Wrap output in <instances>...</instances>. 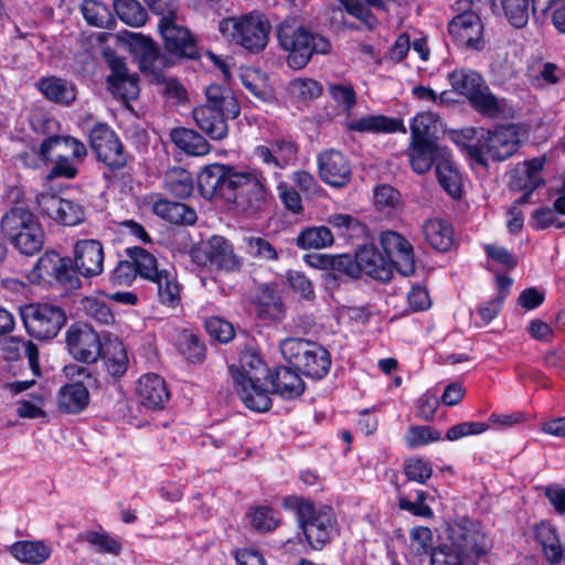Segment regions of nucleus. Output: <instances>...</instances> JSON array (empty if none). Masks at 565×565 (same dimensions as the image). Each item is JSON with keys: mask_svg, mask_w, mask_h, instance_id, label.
<instances>
[{"mask_svg": "<svg viewBox=\"0 0 565 565\" xmlns=\"http://www.w3.org/2000/svg\"><path fill=\"white\" fill-rule=\"evenodd\" d=\"M277 38L280 47L289 52L287 63L294 70L303 68L313 54H328L331 51V43L326 36L306 29L295 20L281 22Z\"/></svg>", "mask_w": 565, "mask_h": 565, "instance_id": "f257e3e1", "label": "nucleus"}, {"mask_svg": "<svg viewBox=\"0 0 565 565\" xmlns=\"http://www.w3.org/2000/svg\"><path fill=\"white\" fill-rule=\"evenodd\" d=\"M129 46L139 62L140 71L150 76L157 83H164V95L179 100L185 97V89L182 84L174 78H166L164 70L170 67L173 62L167 54L161 53L158 45L150 38L140 33L129 34Z\"/></svg>", "mask_w": 565, "mask_h": 565, "instance_id": "f03ea898", "label": "nucleus"}, {"mask_svg": "<svg viewBox=\"0 0 565 565\" xmlns=\"http://www.w3.org/2000/svg\"><path fill=\"white\" fill-rule=\"evenodd\" d=\"M126 255L132 260L136 271L141 278L157 285L161 303L175 307L180 302L181 286L172 267L160 266L156 256L143 247H128Z\"/></svg>", "mask_w": 565, "mask_h": 565, "instance_id": "7ed1b4c3", "label": "nucleus"}, {"mask_svg": "<svg viewBox=\"0 0 565 565\" xmlns=\"http://www.w3.org/2000/svg\"><path fill=\"white\" fill-rule=\"evenodd\" d=\"M270 30L269 21L259 12L222 19L218 23V31L225 40L250 53H259L265 50Z\"/></svg>", "mask_w": 565, "mask_h": 565, "instance_id": "20e7f679", "label": "nucleus"}, {"mask_svg": "<svg viewBox=\"0 0 565 565\" xmlns=\"http://www.w3.org/2000/svg\"><path fill=\"white\" fill-rule=\"evenodd\" d=\"M284 359L305 376L321 380L331 367L329 351L316 341L287 338L280 343Z\"/></svg>", "mask_w": 565, "mask_h": 565, "instance_id": "39448f33", "label": "nucleus"}, {"mask_svg": "<svg viewBox=\"0 0 565 565\" xmlns=\"http://www.w3.org/2000/svg\"><path fill=\"white\" fill-rule=\"evenodd\" d=\"M281 174L269 172L262 168H249L234 173L232 181L235 203L245 211L258 212L263 210L270 196V183L278 182Z\"/></svg>", "mask_w": 565, "mask_h": 565, "instance_id": "423d86ee", "label": "nucleus"}, {"mask_svg": "<svg viewBox=\"0 0 565 565\" xmlns=\"http://www.w3.org/2000/svg\"><path fill=\"white\" fill-rule=\"evenodd\" d=\"M452 89L465 96L479 114L497 118L502 113L500 100L491 93L484 78L470 68L455 70L448 75Z\"/></svg>", "mask_w": 565, "mask_h": 565, "instance_id": "0eeeda50", "label": "nucleus"}, {"mask_svg": "<svg viewBox=\"0 0 565 565\" xmlns=\"http://www.w3.org/2000/svg\"><path fill=\"white\" fill-rule=\"evenodd\" d=\"M295 502L297 520L307 543L312 550H322L334 531L335 516L329 507H315L311 502L290 499Z\"/></svg>", "mask_w": 565, "mask_h": 565, "instance_id": "6e6552de", "label": "nucleus"}, {"mask_svg": "<svg viewBox=\"0 0 565 565\" xmlns=\"http://www.w3.org/2000/svg\"><path fill=\"white\" fill-rule=\"evenodd\" d=\"M518 148L519 138L514 128L499 127L482 135L477 145L469 147L468 152L471 159L486 167L487 157L493 161H503L515 153Z\"/></svg>", "mask_w": 565, "mask_h": 565, "instance_id": "1a4fd4ad", "label": "nucleus"}, {"mask_svg": "<svg viewBox=\"0 0 565 565\" xmlns=\"http://www.w3.org/2000/svg\"><path fill=\"white\" fill-rule=\"evenodd\" d=\"M28 333L36 339H53L66 321L62 308L50 303H29L20 308Z\"/></svg>", "mask_w": 565, "mask_h": 565, "instance_id": "9d476101", "label": "nucleus"}, {"mask_svg": "<svg viewBox=\"0 0 565 565\" xmlns=\"http://www.w3.org/2000/svg\"><path fill=\"white\" fill-rule=\"evenodd\" d=\"M158 29L169 54L168 57L193 61L201 57L196 38L188 28L178 22L175 15L161 17Z\"/></svg>", "mask_w": 565, "mask_h": 565, "instance_id": "9b49d317", "label": "nucleus"}, {"mask_svg": "<svg viewBox=\"0 0 565 565\" xmlns=\"http://www.w3.org/2000/svg\"><path fill=\"white\" fill-rule=\"evenodd\" d=\"M87 156L83 142L71 136H52L44 139L39 149H32L21 156L23 164L29 168L40 167L54 158H73L82 161Z\"/></svg>", "mask_w": 565, "mask_h": 565, "instance_id": "f8f14e48", "label": "nucleus"}, {"mask_svg": "<svg viewBox=\"0 0 565 565\" xmlns=\"http://www.w3.org/2000/svg\"><path fill=\"white\" fill-rule=\"evenodd\" d=\"M253 154L265 166L264 170L281 174V170L297 163L299 147L291 137L279 136L264 145H257Z\"/></svg>", "mask_w": 565, "mask_h": 565, "instance_id": "ddd939ff", "label": "nucleus"}, {"mask_svg": "<svg viewBox=\"0 0 565 565\" xmlns=\"http://www.w3.org/2000/svg\"><path fill=\"white\" fill-rule=\"evenodd\" d=\"M89 146L97 159L110 170L122 169L127 163L124 145L106 124L95 125L89 132Z\"/></svg>", "mask_w": 565, "mask_h": 565, "instance_id": "4468645a", "label": "nucleus"}, {"mask_svg": "<svg viewBox=\"0 0 565 565\" xmlns=\"http://www.w3.org/2000/svg\"><path fill=\"white\" fill-rule=\"evenodd\" d=\"M448 537L461 555L471 563L484 555L490 548L489 540L481 531L480 525L471 521L450 525Z\"/></svg>", "mask_w": 565, "mask_h": 565, "instance_id": "2eb2a0df", "label": "nucleus"}, {"mask_svg": "<svg viewBox=\"0 0 565 565\" xmlns=\"http://www.w3.org/2000/svg\"><path fill=\"white\" fill-rule=\"evenodd\" d=\"M192 258L199 264L207 263L218 270L237 271L243 259L234 253L233 245L223 236H212L199 250L192 252Z\"/></svg>", "mask_w": 565, "mask_h": 565, "instance_id": "dca6fc26", "label": "nucleus"}, {"mask_svg": "<svg viewBox=\"0 0 565 565\" xmlns=\"http://www.w3.org/2000/svg\"><path fill=\"white\" fill-rule=\"evenodd\" d=\"M235 172L234 167L220 163L203 168L198 175V186L202 196L209 200L220 198L226 202L235 199L231 184Z\"/></svg>", "mask_w": 565, "mask_h": 565, "instance_id": "f3484780", "label": "nucleus"}, {"mask_svg": "<svg viewBox=\"0 0 565 565\" xmlns=\"http://www.w3.org/2000/svg\"><path fill=\"white\" fill-rule=\"evenodd\" d=\"M32 274L41 280H56L67 289L81 287V279L71 265L70 258H63L55 252L42 255L32 269Z\"/></svg>", "mask_w": 565, "mask_h": 565, "instance_id": "a211bd4d", "label": "nucleus"}, {"mask_svg": "<svg viewBox=\"0 0 565 565\" xmlns=\"http://www.w3.org/2000/svg\"><path fill=\"white\" fill-rule=\"evenodd\" d=\"M448 32L458 46L477 51L483 49V24L473 10L457 14L449 22Z\"/></svg>", "mask_w": 565, "mask_h": 565, "instance_id": "6ab92c4d", "label": "nucleus"}, {"mask_svg": "<svg viewBox=\"0 0 565 565\" xmlns=\"http://www.w3.org/2000/svg\"><path fill=\"white\" fill-rule=\"evenodd\" d=\"M380 244L393 268L405 277L414 274V248L406 237L394 231H385L380 235Z\"/></svg>", "mask_w": 565, "mask_h": 565, "instance_id": "aec40b11", "label": "nucleus"}, {"mask_svg": "<svg viewBox=\"0 0 565 565\" xmlns=\"http://www.w3.org/2000/svg\"><path fill=\"white\" fill-rule=\"evenodd\" d=\"M70 354L77 361L94 363L102 354V342L98 333L89 326H72L66 333Z\"/></svg>", "mask_w": 565, "mask_h": 565, "instance_id": "412c9836", "label": "nucleus"}, {"mask_svg": "<svg viewBox=\"0 0 565 565\" xmlns=\"http://www.w3.org/2000/svg\"><path fill=\"white\" fill-rule=\"evenodd\" d=\"M104 257L99 241L79 239L74 245V270L86 278L98 276L104 270Z\"/></svg>", "mask_w": 565, "mask_h": 565, "instance_id": "4be33fe9", "label": "nucleus"}, {"mask_svg": "<svg viewBox=\"0 0 565 565\" xmlns=\"http://www.w3.org/2000/svg\"><path fill=\"white\" fill-rule=\"evenodd\" d=\"M110 74L107 76L109 89L124 100L135 99L139 95L138 76L127 68L125 61L114 54L107 55Z\"/></svg>", "mask_w": 565, "mask_h": 565, "instance_id": "5701e85b", "label": "nucleus"}, {"mask_svg": "<svg viewBox=\"0 0 565 565\" xmlns=\"http://www.w3.org/2000/svg\"><path fill=\"white\" fill-rule=\"evenodd\" d=\"M319 174L323 182L341 188L351 180V167L347 158L334 149L326 150L318 157Z\"/></svg>", "mask_w": 565, "mask_h": 565, "instance_id": "b1692460", "label": "nucleus"}, {"mask_svg": "<svg viewBox=\"0 0 565 565\" xmlns=\"http://www.w3.org/2000/svg\"><path fill=\"white\" fill-rule=\"evenodd\" d=\"M137 396L145 407L161 409L170 399V391L163 377L148 373L142 375L137 383Z\"/></svg>", "mask_w": 565, "mask_h": 565, "instance_id": "393cba45", "label": "nucleus"}, {"mask_svg": "<svg viewBox=\"0 0 565 565\" xmlns=\"http://www.w3.org/2000/svg\"><path fill=\"white\" fill-rule=\"evenodd\" d=\"M447 153L448 150L439 147L437 141L411 140L407 149L411 168L417 174L428 172L433 164H437Z\"/></svg>", "mask_w": 565, "mask_h": 565, "instance_id": "a878e982", "label": "nucleus"}, {"mask_svg": "<svg viewBox=\"0 0 565 565\" xmlns=\"http://www.w3.org/2000/svg\"><path fill=\"white\" fill-rule=\"evenodd\" d=\"M359 276L365 275L381 280L388 281L393 275L392 263L373 246L367 245L358 249Z\"/></svg>", "mask_w": 565, "mask_h": 565, "instance_id": "bb28decb", "label": "nucleus"}, {"mask_svg": "<svg viewBox=\"0 0 565 565\" xmlns=\"http://www.w3.org/2000/svg\"><path fill=\"white\" fill-rule=\"evenodd\" d=\"M300 372L294 366H279L268 377L273 385V393L278 394L285 399H294L302 395L306 384L301 379Z\"/></svg>", "mask_w": 565, "mask_h": 565, "instance_id": "cd10ccee", "label": "nucleus"}, {"mask_svg": "<svg viewBox=\"0 0 565 565\" xmlns=\"http://www.w3.org/2000/svg\"><path fill=\"white\" fill-rule=\"evenodd\" d=\"M193 119L198 127L213 140H223L228 135L227 117L222 113L211 109L204 105L198 106L192 111Z\"/></svg>", "mask_w": 565, "mask_h": 565, "instance_id": "c85d7f7f", "label": "nucleus"}, {"mask_svg": "<svg viewBox=\"0 0 565 565\" xmlns=\"http://www.w3.org/2000/svg\"><path fill=\"white\" fill-rule=\"evenodd\" d=\"M38 217L28 209L21 206L11 207L0 220V232L10 243L29 230V225Z\"/></svg>", "mask_w": 565, "mask_h": 565, "instance_id": "c756f323", "label": "nucleus"}, {"mask_svg": "<svg viewBox=\"0 0 565 565\" xmlns=\"http://www.w3.org/2000/svg\"><path fill=\"white\" fill-rule=\"evenodd\" d=\"M265 382L266 381H245L234 383L242 402L250 411L263 413L271 407V398L265 387Z\"/></svg>", "mask_w": 565, "mask_h": 565, "instance_id": "7c9ffc66", "label": "nucleus"}, {"mask_svg": "<svg viewBox=\"0 0 565 565\" xmlns=\"http://www.w3.org/2000/svg\"><path fill=\"white\" fill-rule=\"evenodd\" d=\"M348 128L356 132L392 134L406 132V127L401 119L391 118L384 115H369L354 119L348 124Z\"/></svg>", "mask_w": 565, "mask_h": 565, "instance_id": "2f4dec72", "label": "nucleus"}, {"mask_svg": "<svg viewBox=\"0 0 565 565\" xmlns=\"http://www.w3.org/2000/svg\"><path fill=\"white\" fill-rule=\"evenodd\" d=\"M234 383L267 381L268 369L262 358L254 352H246L241 356L239 366L230 367Z\"/></svg>", "mask_w": 565, "mask_h": 565, "instance_id": "473e14b6", "label": "nucleus"}, {"mask_svg": "<svg viewBox=\"0 0 565 565\" xmlns=\"http://www.w3.org/2000/svg\"><path fill=\"white\" fill-rule=\"evenodd\" d=\"M206 104L204 106L235 119L241 107L233 90L228 87L212 84L205 89Z\"/></svg>", "mask_w": 565, "mask_h": 565, "instance_id": "72a5a7b5", "label": "nucleus"}, {"mask_svg": "<svg viewBox=\"0 0 565 565\" xmlns=\"http://www.w3.org/2000/svg\"><path fill=\"white\" fill-rule=\"evenodd\" d=\"M1 351L7 360H18L22 356H25L33 375H41V369L39 364V350L33 342L29 340L25 341L15 337H10L9 339L4 340L1 347Z\"/></svg>", "mask_w": 565, "mask_h": 565, "instance_id": "f704fd0d", "label": "nucleus"}, {"mask_svg": "<svg viewBox=\"0 0 565 565\" xmlns=\"http://www.w3.org/2000/svg\"><path fill=\"white\" fill-rule=\"evenodd\" d=\"M152 211L157 216L178 225H192L196 221V213L192 207L167 199L156 201Z\"/></svg>", "mask_w": 565, "mask_h": 565, "instance_id": "c9c22d12", "label": "nucleus"}, {"mask_svg": "<svg viewBox=\"0 0 565 565\" xmlns=\"http://www.w3.org/2000/svg\"><path fill=\"white\" fill-rule=\"evenodd\" d=\"M89 394L87 386L81 381L62 386L57 395V404L61 412L76 414L88 404Z\"/></svg>", "mask_w": 565, "mask_h": 565, "instance_id": "e433bc0d", "label": "nucleus"}, {"mask_svg": "<svg viewBox=\"0 0 565 565\" xmlns=\"http://www.w3.org/2000/svg\"><path fill=\"white\" fill-rule=\"evenodd\" d=\"M544 163V158H534L518 166L513 172L511 186L514 189H537L543 184L541 171L543 170Z\"/></svg>", "mask_w": 565, "mask_h": 565, "instance_id": "4c0bfd02", "label": "nucleus"}, {"mask_svg": "<svg viewBox=\"0 0 565 565\" xmlns=\"http://www.w3.org/2000/svg\"><path fill=\"white\" fill-rule=\"evenodd\" d=\"M172 142L183 152L190 156H205L211 146L199 132L188 128H174L170 134Z\"/></svg>", "mask_w": 565, "mask_h": 565, "instance_id": "58836bf2", "label": "nucleus"}, {"mask_svg": "<svg viewBox=\"0 0 565 565\" xmlns=\"http://www.w3.org/2000/svg\"><path fill=\"white\" fill-rule=\"evenodd\" d=\"M423 233L427 243L438 252H447L454 245V230L447 221L429 220L423 225Z\"/></svg>", "mask_w": 565, "mask_h": 565, "instance_id": "ea45409f", "label": "nucleus"}, {"mask_svg": "<svg viewBox=\"0 0 565 565\" xmlns=\"http://www.w3.org/2000/svg\"><path fill=\"white\" fill-rule=\"evenodd\" d=\"M40 92L51 102L70 105L76 98L74 85L55 76L44 77L38 82Z\"/></svg>", "mask_w": 565, "mask_h": 565, "instance_id": "a19ab883", "label": "nucleus"}, {"mask_svg": "<svg viewBox=\"0 0 565 565\" xmlns=\"http://www.w3.org/2000/svg\"><path fill=\"white\" fill-rule=\"evenodd\" d=\"M437 179L441 188L454 199H459L462 193L461 175L455 167L451 154L448 153L436 166Z\"/></svg>", "mask_w": 565, "mask_h": 565, "instance_id": "79ce46f5", "label": "nucleus"}, {"mask_svg": "<svg viewBox=\"0 0 565 565\" xmlns=\"http://www.w3.org/2000/svg\"><path fill=\"white\" fill-rule=\"evenodd\" d=\"M338 2L350 15L360 20L370 30L377 24L371 8L385 10L383 0H338Z\"/></svg>", "mask_w": 565, "mask_h": 565, "instance_id": "37998d69", "label": "nucleus"}, {"mask_svg": "<svg viewBox=\"0 0 565 565\" xmlns=\"http://www.w3.org/2000/svg\"><path fill=\"white\" fill-rule=\"evenodd\" d=\"M164 189L180 199L190 196L194 189L192 174L181 167L169 169L164 175Z\"/></svg>", "mask_w": 565, "mask_h": 565, "instance_id": "c03bdc74", "label": "nucleus"}, {"mask_svg": "<svg viewBox=\"0 0 565 565\" xmlns=\"http://www.w3.org/2000/svg\"><path fill=\"white\" fill-rule=\"evenodd\" d=\"M128 355L124 344L119 341L110 342L103 356V364L107 374L114 379L121 377L128 369Z\"/></svg>", "mask_w": 565, "mask_h": 565, "instance_id": "a18cd8bd", "label": "nucleus"}, {"mask_svg": "<svg viewBox=\"0 0 565 565\" xmlns=\"http://www.w3.org/2000/svg\"><path fill=\"white\" fill-rule=\"evenodd\" d=\"M10 551L17 559L29 564H41L45 562L51 554V550L45 544L31 541L15 542Z\"/></svg>", "mask_w": 565, "mask_h": 565, "instance_id": "49530a36", "label": "nucleus"}, {"mask_svg": "<svg viewBox=\"0 0 565 565\" xmlns=\"http://www.w3.org/2000/svg\"><path fill=\"white\" fill-rule=\"evenodd\" d=\"M45 234L39 220H36L31 225H29V230L26 232L18 236V238L11 244L21 254L33 256L42 249Z\"/></svg>", "mask_w": 565, "mask_h": 565, "instance_id": "de8ad7c7", "label": "nucleus"}, {"mask_svg": "<svg viewBox=\"0 0 565 565\" xmlns=\"http://www.w3.org/2000/svg\"><path fill=\"white\" fill-rule=\"evenodd\" d=\"M536 539L542 546L546 558L551 563H558L564 556V550L555 529L550 523H541L536 527Z\"/></svg>", "mask_w": 565, "mask_h": 565, "instance_id": "09e8293b", "label": "nucleus"}, {"mask_svg": "<svg viewBox=\"0 0 565 565\" xmlns=\"http://www.w3.org/2000/svg\"><path fill=\"white\" fill-rule=\"evenodd\" d=\"M438 116L431 111L416 115L411 122V140L436 141Z\"/></svg>", "mask_w": 565, "mask_h": 565, "instance_id": "8fccbe9b", "label": "nucleus"}, {"mask_svg": "<svg viewBox=\"0 0 565 565\" xmlns=\"http://www.w3.org/2000/svg\"><path fill=\"white\" fill-rule=\"evenodd\" d=\"M79 309L99 324H110L115 321L109 303L103 297H84L79 302Z\"/></svg>", "mask_w": 565, "mask_h": 565, "instance_id": "3c124183", "label": "nucleus"}, {"mask_svg": "<svg viewBox=\"0 0 565 565\" xmlns=\"http://www.w3.org/2000/svg\"><path fill=\"white\" fill-rule=\"evenodd\" d=\"M259 316L279 321L285 317V305L280 295L269 286L262 287L259 295Z\"/></svg>", "mask_w": 565, "mask_h": 565, "instance_id": "603ef678", "label": "nucleus"}, {"mask_svg": "<svg viewBox=\"0 0 565 565\" xmlns=\"http://www.w3.org/2000/svg\"><path fill=\"white\" fill-rule=\"evenodd\" d=\"M114 10L118 18L130 26H141L148 19L146 9L137 0H115Z\"/></svg>", "mask_w": 565, "mask_h": 565, "instance_id": "864d4df0", "label": "nucleus"}, {"mask_svg": "<svg viewBox=\"0 0 565 565\" xmlns=\"http://www.w3.org/2000/svg\"><path fill=\"white\" fill-rule=\"evenodd\" d=\"M334 237L327 226L309 227L299 233L296 243L302 249L324 248L333 244Z\"/></svg>", "mask_w": 565, "mask_h": 565, "instance_id": "5fc2aeb1", "label": "nucleus"}, {"mask_svg": "<svg viewBox=\"0 0 565 565\" xmlns=\"http://www.w3.org/2000/svg\"><path fill=\"white\" fill-rule=\"evenodd\" d=\"M246 253L256 259L269 262L278 260V250L267 238L260 236H246L244 237Z\"/></svg>", "mask_w": 565, "mask_h": 565, "instance_id": "6e6d98bb", "label": "nucleus"}, {"mask_svg": "<svg viewBox=\"0 0 565 565\" xmlns=\"http://www.w3.org/2000/svg\"><path fill=\"white\" fill-rule=\"evenodd\" d=\"M85 21L93 26L106 28L110 21L109 9L96 0H84L81 6Z\"/></svg>", "mask_w": 565, "mask_h": 565, "instance_id": "4d7b16f0", "label": "nucleus"}, {"mask_svg": "<svg viewBox=\"0 0 565 565\" xmlns=\"http://www.w3.org/2000/svg\"><path fill=\"white\" fill-rule=\"evenodd\" d=\"M179 352L188 362L201 363L205 358V345L195 334L183 332L179 340Z\"/></svg>", "mask_w": 565, "mask_h": 565, "instance_id": "13d9d810", "label": "nucleus"}, {"mask_svg": "<svg viewBox=\"0 0 565 565\" xmlns=\"http://www.w3.org/2000/svg\"><path fill=\"white\" fill-rule=\"evenodd\" d=\"M252 526L258 532H270L279 525L277 513L267 507H259L248 514Z\"/></svg>", "mask_w": 565, "mask_h": 565, "instance_id": "bf43d9fd", "label": "nucleus"}, {"mask_svg": "<svg viewBox=\"0 0 565 565\" xmlns=\"http://www.w3.org/2000/svg\"><path fill=\"white\" fill-rule=\"evenodd\" d=\"M404 473L409 481L425 483L431 477L433 467L423 458H411L404 463Z\"/></svg>", "mask_w": 565, "mask_h": 565, "instance_id": "052dcab7", "label": "nucleus"}, {"mask_svg": "<svg viewBox=\"0 0 565 565\" xmlns=\"http://www.w3.org/2000/svg\"><path fill=\"white\" fill-rule=\"evenodd\" d=\"M431 565H466L470 563L461 553L450 543L435 548L430 555Z\"/></svg>", "mask_w": 565, "mask_h": 565, "instance_id": "680f3d73", "label": "nucleus"}, {"mask_svg": "<svg viewBox=\"0 0 565 565\" xmlns=\"http://www.w3.org/2000/svg\"><path fill=\"white\" fill-rule=\"evenodd\" d=\"M204 326L207 333L222 343L230 342L235 335L233 324L220 317L206 318Z\"/></svg>", "mask_w": 565, "mask_h": 565, "instance_id": "e2e57ef3", "label": "nucleus"}, {"mask_svg": "<svg viewBox=\"0 0 565 565\" xmlns=\"http://www.w3.org/2000/svg\"><path fill=\"white\" fill-rule=\"evenodd\" d=\"M85 540L99 553L118 555L121 551V544L107 533L88 532Z\"/></svg>", "mask_w": 565, "mask_h": 565, "instance_id": "0e129e2a", "label": "nucleus"}, {"mask_svg": "<svg viewBox=\"0 0 565 565\" xmlns=\"http://www.w3.org/2000/svg\"><path fill=\"white\" fill-rule=\"evenodd\" d=\"M44 396L34 394L30 399L23 398L17 402V414L22 418H41L45 417L42 409Z\"/></svg>", "mask_w": 565, "mask_h": 565, "instance_id": "69168bd1", "label": "nucleus"}, {"mask_svg": "<svg viewBox=\"0 0 565 565\" xmlns=\"http://www.w3.org/2000/svg\"><path fill=\"white\" fill-rule=\"evenodd\" d=\"M440 439V433L429 426L411 427L406 435V440L411 447L423 446Z\"/></svg>", "mask_w": 565, "mask_h": 565, "instance_id": "338daca9", "label": "nucleus"}, {"mask_svg": "<svg viewBox=\"0 0 565 565\" xmlns=\"http://www.w3.org/2000/svg\"><path fill=\"white\" fill-rule=\"evenodd\" d=\"M328 89L333 100L344 111H349L355 105V92L351 85L329 84Z\"/></svg>", "mask_w": 565, "mask_h": 565, "instance_id": "774afa93", "label": "nucleus"}]
</instances>
